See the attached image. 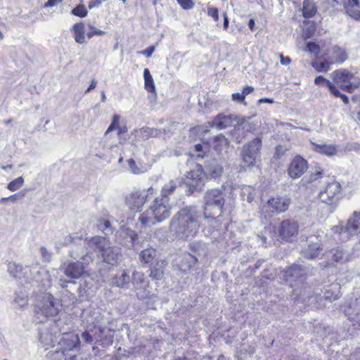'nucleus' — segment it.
<instances>
[{
	"mask_svg": "<svg viewBox=\"0 0 360 360\" xmlns=\"http://www.w3.org/2000/svg\"><path fill=\"white\" fill-rule=\"evenodd\" d=\"M201 213L194 207H186L172 218L170 231L176 238L188 239L194 237L201 226Z\"/></svg>",
	"mask_w": 360,
	"mask_h": 360,
	"instance_id": "obj_1",
	"label": "nucleus"
},
{
	"mask_svg": "<svg viewBox=\"0 0 360 360\" xmlns=\"http://www.w3.org/2000/svg\"><path fill=\"white\" fill-rule=\"evenodd\" d=\"M130 281L131 277L129 274L123 271L121 274H117L113 277L112 284L116 287L127 289L129 287Z\"/></svg>",
	"mask_w": 360,
	"mask_h": 360,
	"instance_id": "obj_31",
	"label": "nucleus"
},
{
	"mask_svg": "<svg viewBox=\"0 0 360 360\" xmlns=\"http://www.w3.org/2000/svg\"><path fill=\"white\" fill-rule=\"evenodd\" d=\"M153 129L150 128H141L135 130L134 135L138 141H144L148 139L153 135Z\"/></svg>",
	"mask_w": 360,
	"mask_h": 360,
	"instance_id": "obj_43",
	"label": "nucleus"
},
{
	"mask_svg": "<svg viewBox=\"0 0 360 360\" xmlns=\"http://www.w3.org/2000/svg\"><path fill=\"white\" fill-rule=\"evenodd\" d=\"M341 191V185L338 181H331L328 182L324 188L319 193L320 200L328 205L335 206L339 200Z\"/></svg>",
	"mask_w": 360,
	"mask_h": 360,
	"instance_id": "obj_8",
	"label": "nucleus"
},
{
	"mask_svg": "<svg viewBox=\"0 0 360 360\" xmlns=\"http://www.w3.org/2000/svg\"><path fill=\"white\" fill-rule=\"evenodd\" d=\"M317 9L313 0H304L303 2L302 13L305 18H312Z\"/></svg>",
	"mask_w": 360,
	"mask_h": 360,
	"instance_id": "obj_38",
	"label": "nucleus"
},
{
	"mask_svg": "<svg viewBox=\"0 0 360 360\" xmlns=\"http://www.w3.org/2000/svg\"><path fill=\"white\" fill-rule=\"evenodd\" d=\"M333 230L335 232H347L351 236L360 233V212H354L345 226H337Z\"/></svg>",
	"mask_w": 360,
	"mask_h": 360,
	"instance_id": "obj_15",
	"label": "nucleus"
},
{
	"mask_svg": "<svg viewBox=\"0 0 360 360\" xmlns=\"http://www.w3.org/2000/svg\"><path fill=\"white\" fill-rule=\"evenodd\" d=\"M84 24L83 22L75 23L72 27L74 39L79 44L86 43Z\"/></svg>",
	"mask_w": 360,
	"mask_h": 360,
	"instance_id": "obj_32",
	"label": "nucleus"
},
{
	"mask_svg": "<svg viewBox=\"0 0 360 360\" xmlns=\"http://www.w3.org/2000/svg\"><path fill=\"white\" fill-rule=\"evenodd\" d=\"M111 330L103 326L98 327L93 333L95 343L100 345H109L112 342Z\"/></svg>",
	"mask_w": 360,
	"mask_h": 360,
	"instance_id": "obj_22",
	"label": "nucleus"
},
{
	"mask_svg": "<svg viewBox=\"0 0 360 360\" xmlns=\"http://www.w3.org/2000/svg\"><path fill=\"white\" fill-rule=\"evenodd\" d=\"M22 267L15 263H9L8 265V272L14 278L20 277Z\"/></svg>",
	"mask_w": 360,
	"mask_h": 360,
	"instance_id": "obj_48",
	"label": "nucleus"
},
{
	"mask_svg": "<svg viewBox=\"0 0 360 360\" xmlns=\"http://www.w3.org/2000/svg\"><path fill=\"white\" fill-rule=\"evenodd\" d=\"M238 117H233L231 115L219 114L213 120L211 127L221 130L233 124L234 121H236Z\"/></svg>",
	"mask_w": 360,
	"mask_h": 360,
	"instance_id": "obj_23",
	"label": "nucleus"
},
{
	"mask_svg": "<svg viewBox=\"0 0 360 360\" xmlns=\"http://www.w3.org/2000/svg\"><path fill=\"white\" fill-rule=\"evenodd\" d=\"M41 255L45 262H49L51 260V255L44 247L40 248Z\"/></svg>",
	"mask_w": 360,
	"mask_h": 360,
	"instance_id": "obj_58",
	"label": "nucleus"
},
{
	"mask_svg": "<svg viewBox=\"0 0 360 360\" xmlns=\"http://www.w3.org/2000/svg\"><path fill=\"white\" fill-rule=\"evenodd\" d=\"M157 257V251L155 249L148 248L143 250L139 253V260L142 264H153V261Z\"/></svg>",
	"mask_w": 360,
	"mask_h": 360,
	"instance_id": "obj_34",
	"label": "nucleus"
},
{
	"mask_svg": "<svg viewBox=\"0 0 360 360\" xmlns=\"http://www.w3.org/2000/svg\"><path fill=\"white\" fill-rule=\"evenodd\" d=\"M155 190L150 187L147 191L136 190L131 192L125 198V202L127 207L136 212L141 211L145 204L148 197L154 194Z\"/></svg>",
	"mask_w": 360,
	"mask_h": 360,
	"instance_id": "obj_7",
	"label": "nucleus"
},
{
	"mask_svg": "<svg viewBox=\"0 0 360 360\" xmlns=\"http://www.w3.org/2000/svg\"><path fill=\"white\" fill-rule=\"evenodd\" d=\"M24 183V179L22 176H19L13 181H11L8 186L7 188L11 191H15L19 189Z\"/></svg>",
	"mask_w": 360,
	"mask_h": 360,
	"instance_id": "obj_50",
	"label": "nucleus"
},
{
	"mask_svg": "<svg viewBox=\"0 0 360 360\" xmlns=\"http://www.w3.org/2000/svg\"><path fill=\"white\" fill-rule=\"evenodd\" d=\"M328 88L331 94L335 97L340 98L345 104H347L349 103L348 97L345 94H342L337 86L332 82H328Z\"/></svg>",
	"mask_w": 360,
	"mask_h": 360,
	"instance_id": "obj_44",
	"label": "nucleus"
},
{
	"mask_svg": "<svg viewBox=\"0 0 360 360\" xmlns=\"http://www.w3.org/2000/svg\"><path fill=\"white\" fill-rule=\"evenodd\" d=\"M103 1V0H93L89 3V8L91 9L93 8L98 7L102 4Z\"/></svg>",
	"mask_w": 360,
	"mask_h": 360,
	"instance_id": "obj_63",
	"label": "nucleus"
},
{
	"mask_svg": "<svg viewBox=\"0 0 360 360\" xmlns=\"http://www.w3.org/2000/svg\"><path fill=\"white\" fill-rule=\"evenodd\" d=\"M308 169V163L301 156H295L288 167V175L292 179L300 177Z\"/></svg>",
	"mask_w": 360,
	"mask_h": 360,
	"instance_id": "obj_16",
	"label": "nucleus"
},
{
	"mask_svg": "<svg viewBox=\"0 0 360 360\" xmlns=\"http://www.w3.org/2000/svg\"><path fill=\"white\" fill-rule=\"evenodd\" d=\"M94 330V328L92 327H86L85 331H84L81 335L82 340L89 344H92L94 342H95L93 335Z\"/></svg>",
	"mask_w": 360,
	"mask_h": 360,
	"instance_id": "obj_47",
	"label": "nucleus"
},
{
	"mask_svg": "<svg viewBox=\"0 0 360 360\" xmlns=\"http://www.w3.org/2000/svg\"><path fill=\"white\" fill-rule=\"evenodd\" d=\"M224 198L222 192L219 189L208 191L205 195V219L207 223L214 224L218 222L215 215L219 217L222 213Z\"/></svg>",
	"mask_w": 360,
	"mask_h": 360,
	"instance_id": "obj_3",
	"label": "nucleus"
},
{
	"mask_svg": "<svg viewBox=\"0 0 360 360\" xmlns=\"http://www.w3.org/2000/svg\"><path fill=\"white\" fill-rule=\"evenodd\" d=\"M79 336L72 333H63L62 338L58 341L59 347L65 352L72 350L79 345Z\"/></svg>",
	"mask_w": 360,
	"mask_h": 360,
	"instance_id": "obj_21",
	"label": "nucleus"
},
{
	"mask_svg": "<svg viewBox=\"0 0 360 360\" xmlns=\"http://www.w3.org/2000/svg\"><path fill=\"white\" fill-rule=\"evenodd\" d=\"M167 263L165 260H157L150 269V277L153 280H160L162 278Z\"/></svg>",
	"mask_w": 360,
	"mask_h": 360,
	"instance_id": "obj_29",
	"label": "nucleus"
},
{
	"mask_svg": "<svg viewBox=\"0 0 360 360\" xmlns=\"http://www.w3.org/2000/svg\"><path fill=\"white\" fill-rule=\"evenodd\" d=\"M101 256L106 263L114 264L120 257V249L117 247H112L110 244Z\"/></svg>",
	"mask_w": 360,
	"mask_h": 360,
	"instance_id": "obj_28",
	"label": "nucleus"
},
{
	"mask_svg": "<svg viewBox=\"0 0 360 360\" xmlns=\"http://www.w3.org/2000/svg\"><path fill=\"white\" fill-rule=\"evenodd\" d=\"M207 172L210 175L211 178L217 179L223 173V168L219 165L217 162H213L207 169Z\"/></svg>",
	"mask_w": 360,
	"mask_h": 360,
	"instance_id": "obj_45",
	"label": "nucleus"
},
{
	"mask_svg": "<svg viewBox=\"0 0 360 360\" xmlns=\"http://www.w3.org/2000/svg\"><path fill=\"white\" fill-rule=\"evenodd\" d=\"M346 13L355 20L360 19V5L359 0H343Z\"/></svg>",
	"mask_w": 360,
	"mask_h": 360,
	"instance_id": "obj_25",
	"label": "nucleus"
},
{
	"mask_svg": "<svg viewBox=\"0 0 360 360\" xmlns=\"http://www.w3.org/2000/svg\"><path fill=\"white\" fill-rule=\"evenodd\" d=\"M133 290L139 300H144L148 297L147 288L149 281L146 279L143 273L134 271L131 277Z\"/></svg>",
	"mask_w": 360,
	"mask_h": 360,
	"instance_id": "obj_10",
	"label": "nucleus"
},
{
	"mask_svg": "<svg viewBox=\"0 0 360 360\" xmlns=\"http://www.w3.org/2000/svg\"><path fill=\"white\" fill-rule=\"evenodd\" d=\"M333 84L348 93L354 92L360 86V79L347 69H339L330 74Z\"/></svg>",
	"mask_w": 360,
	"mask_h": 360,
	"instance_id": "obj_4",
	"label": "nucleus"
},
{
	"mask_svg": "<svg viewBox=\"0 0 360 360\" xmlns=\"http://www.w3.org/2000/svg\"><path fill=\"white\" fill-rule=\"evenodd\" d=\"M89 31L86 33V37L89 39H91L94 36H103L105 34V32L100 29L96 28L91 24H88Z\"/></svg>",
	"mask_w": 360,
	"mask_h": 360,
	"instance_id": "obj_49",
	"label": "nucleus"
},
{
	"mask_svg": "<svg viewBox=\"0 0 360 360\" xmlns=\"http://www.w3.org/2000/svg\"><path fill=\"white\" fill-rule=\"evenodd\" d=\"M65 352L60 348L56 349L55 351H51L48 353V356L51 360H67L68 357Z\"/></svg>",
	"mask_w": 360,
	"mask_h": 360,
	"instance_id": "obj_46",
	"label": "nucleus"
},
{
	"mask_svg": "<svg viewBox=\"0 0 360 360\" xmlns=\"http://www.w3.org/2000/svg\"><path fill=\"white\" fill-rule=\"evenodd\" d=\"M178 4L186 10L191 9L193 7L194 4L192 0H176Z\"/></svg>",
	"mask_w": 360,
	"mask_h": 360,
	"instance_id": "obj_55",
	"label": "nucleus"
},
{
	"mask_svg": "<svg viewBox=\"0 0 360 360\" xmlns=\"http://www.w3.org/2000/svg\"><path fill=\"white\" fill-rule=\"evenodd\" d=\"M306 49L313 53H318L319 52V46L314 42H308Z\"/></svg>",
	"mask_w": 360,
	"mask_h": 360,
	"instance_id": "obj_56",
	"label": "nucleus"
},
{
	"mask_svg": "<svg viewBox=\"0 0 360 360\" xmlns=\"http://www.w3.org/2000/svg\"><path fill=\"white\" fill-rule=\"evenodd\" d=\"M154 51H155V46H151L145 50L139 51L138 53L146 56L147 58H150V57H151V56Z\"/></svg>",
	"mask_w": 360,
	"mask_h": 360,
	"instance_id": "obj_59",
	"label": "nucleus"
},
{
	"mask_svg": "<svg viewBox=\"0 0 360 360\" xmlns=\"http://www.w3.org/2000/svg\"><path fill=\"white\" fill-rule=\"evenodd\" d=\"M245 96L244 94H243V92L240 94V93H234L232 94V99L235 101H238V102H243L245 101Z\"/></svg>",
	"mask_w": 360,
	"mask_h": 360,
	"instance_id": "obj_62",
	"label": "nucleus"
},
{
	"mask_svg": "<svg viewBox=\"0 0 360 360\" xmlns=\"http://www.w3.org/2000/svg\"><path fill=\"white\" fill-rule=\"evenodd\" d=\"M169 198L156 197L148 208L139 218V221L143 226H151L168 219L171 214Z\"/></svg>",
	"mask_w": 360,
	"mask_h": 360,
	"instance_id": "obj_2",
	"label": "nucleus"
},
{
	"mask_svg": "<svg viewBox=\"0 0 360 360\" xmlns=\"http://www.w3.org/2000/svg\"><path fill=\"white\" fill-rule=\"evenodd\" d=\"M347 59L345 50L340 46H335L328 50L324 56V60L329 64H341Z\"/></svg>",
	"mask_w": 360,
	"mask_h": 360,
	"instance_id": "obj_18",
	"label": "nucleus"
},
{
	"mask_svg": "<svg viewBox=\"0 0 360 360\" xmlns=\"http://www.w3.org/2000/svg\"><path fill=\"white\" fill-rule=\"evenodd\" d=\"M86 244L89 248L94 249L102 254L106 248L110 245V241L105 237L94 236L89 240H86Z\"/></svg>",
	"mask_w": 360,
	"mask_h": 360,
	"instance_id": "obj_24",
	"label": "nucleus"
},
{
	"mask_svg": "<svg viewBox=\"0 0 360 360\" xmlns=\"http://www.w3.org/2000/svg\"><path fill=\"white\" fill-rule=\"evenodd\" d=\"M85 320L87 323L86 327H92L96 330L99 326H103V316L96 311H90L88 312Z\"/></svg>",
	"mask_w": 360,
	"mask_h": 360,
	"instance_id": "obj_27",
	"label": "nucleus"
},
{
	"mask_svg": "<svg viewBox=\"0 0 360 360\" xmlns=\"http://www.w3.org/2000/svg\"><path fill=\"white\" fill-rule=\"evenodd\" d=\"M358 305L359 301L357 299H355V300L352 301L348 308L345 309V312L354 329L360 330V309L357 307Z\"/></svg>",
	"mask_w": 360,
	"mask_h": 360,
	"instance_id": "obj_20",
	"label": "nucleus"
},
{
	"mask_svg": "<svg viewBox=\"0 0 360 360\" xmlns=\"http://www.w3.org/2000/svg\"><path fill=\"white\" fill-rule=\"evenodd\" d=\"M311 144L314 151L328 156L336 155L338 152L336 146L333 144H315L314 143Z\"/></svg>",
	"mask_w": 360,
	"mask_h": 360,
	"instance_id": "obj_33",
	"label": "nucleus"
},
{
	"mask_svg": "<svg viewBox=\"0 0 360 360\" xmlns=\"http://www.w3.org/2000/svg\"><path fill=\"white\" fill-rule=\"evenodd\" d=\"M127 162L133 174H139L143 172L141 167H139L133 159H129Z\"/></svg>",
	"mask_w": 360,
	"mask_h": 360,
	"instance_id": "obj_54",
	"label": "nucleus"
},
{
	"mask_svg": "<svg viewBox=\"0 0 360 360\" xmlns=\"http://www.w3.org/2000/svg\"><path fill=\"white\" fill-rule=\"evenodd\" d=\"M229 142L223 135H219L214 140V148L218 151L226 150L229 148Z\"/></svg>",
	"mask_w": 360,
	"mask_h": 360,
	"instance_id": "obj_42",
	"label": "nucleus"
},
{
	"mask_svg": "<svg viewBox=\"0 0 360 360\" xmlns=\"http://www.w3.org/2000/svg\"><path fill=\"white\" fill-rule=\"evenodd\" d=\"M59 303L51 295L46 294L37 304L35 313L36 319L39 322H44V318L54 316L58 314Z\"/></svg>",
	"mask_w": 360,
	"mask_h": 360,
	"instance_id": "obj_5",
	"label": "nucleus"
},
{
	"mask_svg": "<svg viewBox=\"0 0 360 360\" xmlns=\"http://www.w3.org/2000/svg\"><path fill=\"white\" fill-rule=\"evenodd\" d=\"M321 250L322 247L319 240L312 236L307 239V247L302 250V254L307 259H314L320 255Z\"/></svg>",
	"mask_w": 360,
	"mask_h": 360,
	"instance_id": "obj_19",
	"label": "nucleus"
},
{
	"mask_svg": "<svg viewBox=\"0 0 360 360\" xmlns=\"http://www.w3.org/2000/svg\"><path fill=\"white\" fill-rule=\"evenodd\" d=\"M97 226L105 234L112 232L111 224L108 220L101 219L98 221Z\"/></svg>",
	"mask_w": 360,
	"mask_h": 360,
	"instance_id": "obj_51",
	"label": "nucleus"
},
{
	"mask_svg": "<svg viewBox=\"0 0 360 360\" xmlns=\"http://www.w3.org/2000/svg\"><path fill=\"white\" fill-rule=\"evenodd\" d=\"M281 63L283 65H288L291 63V59L288 56H283L282 54L280 55Z\"/></svg>",
	"mask_w": 360,
	"mask_h": 360,
	"instance_id": "obj_64",
	"label": "nucleus"
},
{
	"mask_svg": "<svg viewBox=\"0 0 360 360\" xmlns=\"http://www.w3.org/2000/svg\"><path fill=\"white\" fill-rule=\"evenodd\" d=\"M86 245V240L83 243L82 240H77V243H75L70 250L69 256L75 259H81L84 264L88 265L93 262V257L91 254L87 251Z\"/></svg>",
	"mask_w": 360,
	"mask_h": 360,
	"instance_id": "obj_13",
	"label": "nucleus"
},
{
	"mask_svg": "<svg viewBox=\"0 0 360 360\" xmlns=\"http://www.w3.org/2000/svg\"><path fill=\"white\" fill-rule=\"evenodd\" d=\"M330 65L324 59L322 62L316 61L312 63V66L319 72H327L329 70Z\"/></svg>",
	"mask_w": 360,
	"mask_h": 360,
	"instance_id": "obj_52",
	"label": "nucleus"
},
{
	"mask_svg": "<svg viewBox=\"0 0 360 360\" xmlns=\"http://www.w3.org/2000/svg\"><path fill=\"white\" fill-rule=\"evenodd\" d=\"M77 240L81 241L80 238H74L71 235L65 236L62 238H58L56 242V247L58 250L68 246L70 244L74 245L77 243Z\"/></svg>",
	"mask_w": 360,
	"mask_h": 360,
	"instance_id": "obj_40",
	"label": "nucleus"
},
{
	"mask_svg": "<svg viewBox=\"0 0 360 360\" xmlns=\"http://www.w3.org/2000/svg\"><path fill=\"white\" fill-rule=\"evenodd\" d=\"M180 184L181 180L179 179L169 181L162 186L160 197L162 198H169V196L174 193L175 190L180 186Z\"/></svg>",
	"mask_w": 360,
	"mask_h": 360,
	"instance_id": "obj_30",
	"label": "nucleus"
},
{
	"mask_svg": "<svg viewBox=\"0 0 360 360\" xmlns=\"http://www.w3.org/2000/svg\"><path fill=\"white\" fill-rule=\"evenodd\" d=\"M143 77L145 82V89L148 92H154L155 91L154 81L148 68L144 69Z\"/></svg>",
	"mask_w": 360,
	"mask_h": 360,
	"instance_id": "obj_41",
	"label": "nucleus"
},
{
	"mask_svg": "<svg viewBox=\"0 0 360 360\" xmlns=\"http://www.w3.org/2000/svg\"><path fill=\"white\" fill-rule=\"evenodd\" d=\"M261 148L262 141L259 138L254 139L243 146L241 156L247 166L251 167L255 165Z\"/></svg>",
	"mask_w": 360,
	"mask_h": 360,
	"instance_id": "obj_9",
	"label": "nucleus"
},
{
	"mask_svg": "<svg viewBox=\"0 0 360 360\" xmlns=\"http://www.w3.org/2000/svg\"><path fill=\"white\" fill-rule=\"evenodd\" d=\"M328 82H331L330 81L325 79L323 76H318L314 79V83L316 85L326 84L328 87Z\"/></svg>",
	"mask_w": 360,
	"mask_h": 360,
	"instance_id": "obj_60",
	"label": "nucleus"
},
{
	"mask_svg": "<svg viewBox=\"0 0 360 360\" xmlns=\"http://www.w3.org/2000/svg\"><path fill=\"white\" fill-rule=\"evenodd\" d=\"M331 259L338 263H345L349 260V255L343 250L338 248L334 249L331 252Z\"/></svg>",
	"mask_w": 360,
	"mask_h": 360,
	"instance_id": "obj_39",
	"label": "nucleus"
},
{
	"mask_svg": "<svg viewBox=\"0 0 360 360\" xmlns=\"http://www.w3.org/2000/svg\"><path fill=\"white\" fill-rule=\"evenodd\" d=\"M114 129H117V126L116 124H115L114 123L111 122V124H110V126L108 127V128L107 129V130L105 132V134H104L105 140H103L99 143V146L101 147H102V148L104 151V153H108L110 150H112L113 148L117 146L115 144L113 145V144L109 143L108 141L107 140L108 134L110 132H111L112 131H113Z\"/></svg>",
	"mask_w": 360,
	"mask_h": 360,
	"instance_id": "obj_36",
	"label": "nucleus"
},
{
	"mask_svg": "<svg viewBox=\"0 0 360 360\" xmlns=\"http://www.w3.org/2000/svg\"><path fill=\"white\" fill-rule=\"evenodd\" d=\"M15 302L20 307H23L27 303V297L25 295H17L15 298Z\"/></svg>",
	"mask_w": 360,
	"mask_h": 360,
	"instance_id": "obj_57",
	"label": "nucleus"
},
{
	"mask_svg": "<svg viewBox=\"0 0 360 360\" xmlns=\"http://www.w3.org/2000/svg\"><path fill=\"white\" fill-rule=\"evenodd\" d=\"M204 171L202 167L197 164L186 175V184L191 193L200 191L203 185Z\"/></svg>",
	"mask_w": 360,
	"mask_h": 360,
	"instance_id": "obj_11",
	"label": "nucleus"
},
{
	"mask_svg": "<svg viewBox=\"0 0 360 360\" xmlns=\"http://www.w3.org/2000/svg\"><path fill=\"white\" fill-rule=\"evenodd\" d=\"M298 233L297 224L292 220L283 221L278 226V237L281 240H288L297 236Z\"/></svg>",
	"mask_w": 360,
	"mask_h": 360,
	"instance_id": "obj_17",
	"label": "nucleus"
},
{
	"mask_svg": "<svg viewBox=\"0 0 360 360\" xmlns=\"http://www.w3.org/2000/svg\"><path fill=\"white\" fill-rule=\"evenodd\" d=\"M307 274L305 269L300 264H293L288 267L284 272V278L286 281L290 278H302Z\"/></svg>",
	"mask_w": 360,
	"mask_h": 360,
	"instance_id": "obj_26",
	"label": "nucleus"
},
{
	"mask_svg": "<svg viewBox=\"0 0 360 360\" xmlns=\"http://www.w3.org/2000/svg\"><path fill=\"white\" fill-rule=\"evenodd\" d=\"M197 259L191 254H186L183 256L179 264V269L182 271H187L195 264Z\"/></svg>",
	"mask_w": 360,
	"mask_h": 360,
	"instance_id": "obj_37",
	"label": "nucleus"
},
{
	"mask_svg": "<svg viewBox=\"0 0 360 360\" xmlns=\"http://www.w3.org/2000/svg\"><path fill=\"white\" fill-rule=\"evenodd\" d=\"M74 15L84 18L87 15V10L84 5H79L72 10Z\"/></svg>",
	"mask_w": 360,
	"mask_h": 360,
	"instance_id": "obj_53",
	"label": "nucleus"
},
{
	"mask_svg": "<svg viewBox=\"0 0 360 360\" xmlns=\"http://www.w3.org/2000/svg\"><path fill=\"white\" fill-rule=\"evenodd\" d=\"M114 129H117V126L116 124H115L114 123L111 122V124H110V126L108 127V128L107 129V130L105 132V134H104L105 140H103L99 143V146L101 147H102V148L104 151V153H108L110 150H112L113 148L117 146L115 144L113 145V144L109 143L108 141L107 140L108 134L110 132H111L112 131H113Z\"/></svg>",
	"mask_w": 360,
	"mask_h": 360,
	"instance_id": "obj_35",
	"label": "nucleus"
},
{
	"mask_svg": "<svg viewBox=\"0 0 360 360\" xmlns=\"http://www.w3.org/2000/svg\"><path fill=\"white\" fill-rule=\"evenodd\" d=\"M60 320L49 321L46 325L39 330V342L46 349L55 346L58 342V337L61 332L60 328Z\"/></svg>",
	"mask_w": 360,
	"mask_h": 360,
	"instance_id": "obj_6",
	"label": "nucleus"
},
{
	"mask_svg": "<svg viewBox=\"0 0 360 360\" xmlns=\"http://www.w3.org/2000/svg\"><path fill=\"white\" fill-rule=\"evenodd\" d=\"M88 265L79 261L67 262L61 264L60 269L64 274L72 279H78L85 273V269Z\"/></svg>",
	"mask_w": 360,
	"mask_h": 360,
	"instance_id": "obj_12",
	"label": "nucleus"
},
{
	"mask_svg": "<svg viewBox=\"0 0 360 360\" xmlns=\"http://www.w3.org/2000/svg\"><path fill=\"white\" fill-rule=\"evenodd\" d=\"M208 15L212 17L215 21L219 19L218 10L216 8H210L208 10Z\"/></svg>",
	"mask_w": 360,
	"mask_h": 360,
	"instance_id": "obj_61",
	"label": "nucleus"
},
{
	"mask_svg": "<svg viewBox=\"0 0 360 360\" xmlns=\"http://www.w3.org/2000/svg\"><path fill=\"white\" fill-rule=\"evenodd\" d=\"M290 199L284 197L272 198L269 199L264 210L271 214H278L285 212L290 205Z\"/></svg>",
	"mask_w": 360,
	"mask_h": 360,
	"instance_id": "obj_14",
	"label": "nucleus"
}]
</instances>
